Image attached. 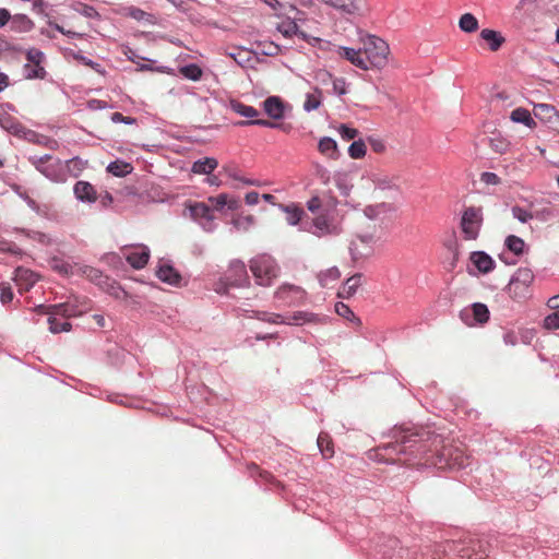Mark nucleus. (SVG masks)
Listing matches in <instances>:
<instances>
[{
    "mask_svg": "<svg viewBox=\"0 0 559 559\" xmlns=\"http://www.w3.org/2000/svg\"><path fill=\"white\" fill-rule=\"evenodd\" d=\"M359 44L358 49L340 46L336 53L362 71H382L389 66L392 52L385 39L374 34L360 33Z\"/></svg>",
    "mask_w": 559,
    "mask_h": 559,
    "instance_id": "1",
    "label": "nucleus"
},
{
    "mask_svg": "<svg viewBox=\"0 0 559 559\" xmlns=\"http://www.w3.org/2000/svg\"><path fill=\"white\" fill-rule=\"evenodd\" d=\"M354 235L349 242V252L353 260H360L371 255L373 251V245L376 243L377 237V225L354 224Z\"/></svg>",
    "mask_w": 559,
    "mask_h": 559,
    "instance_id": "2",
    "label": "nucleus"
},
{
    "mask_svg": "<svg viewBox=\"0 0 559 559\" xmlns=\"http://www.w3.org/2000/svg\"><path fill=\"white\" fill-rule=\"evenodd\" d=\"M342 231L334 209L325 207L312 218L311 233L317 237L338 235Z\"/></svg>",
    "mask_w": 559,
    "mask_h": 559,
    "instance_id": "3",
    "label": "nucleus"
},
{
    "mask_svg": "<svg viewBox=\"0 0 559 559\" xmlns=\"http://www.w3.org/2000/svg\"><path fill=\"white\" fill-rule=\"evenodd\" d=\"M250 270L261 286H270L277 276V265L272 257L262 254L250 261Z\"/></svg>",
    "mask_w": 559,
    "mask_h": 559,
    "instance_id": "4",
    "label": "nucleus"
},
{
    "mask_svg": "<svg viewBox=\"0 0 559 559\" xmlns=\"http://www.w3.org/2000/svg\"><path fill=\"white\" fill-rule=\"evenodd\" d=\"M394 211V206L391 202L381 201L367 204L360 213H357L354 219V224L359 225L362 224L367 226V224H376V221L381 219L386 214Z\"/></svg>",
    "mask_w": 559,
    "mask_h": 559,
    "instance_id": "5",
    "label": "nucleus"
},
{
    "mask_svg": "<svg viewBox=\"0 0 559 559\" xmlns=\"http://www.w3.org/2000/svg\"><path fill=\"white\" fill-rule=\"evenodd\" d=\"M328 8L347 16H365L369 9L366 0H319Z\"/></svg>",
    "mask_w": 559,
    "mask_h": 559,
    "instance_id": "6",
    "label": "nucleus"
},
{
    "mask_svg": "<svg viewBox=\"0 0 559 559\" xmlns=\"http://www.w3.org/2000/svg\"><path fill=\"white\" fill-rule=\"evenodd\" d=\"M483 224L481 209L467 207L461 218V230L466 240H475Z\"/></svg>",
    "mask_w": 559,
    "mask_h": 559,
    "instance_id": "7",
    "label": "nucleus"
},
{
    "mask_svg": "<svg viewBox=\"0 0 559 559\" xmlns=\"http://www.w3.org/2000/svg\"><path fill=\"white\" fill-rule=\"evenodd\" d=\"M533 273L528 269H520L509 284V294L514 299H523L528 294V287L533 282Z\"/></svg>",
    "mask_w": 559,
    "mask_h": 559,
    "instance_id": "8",
    "label": "nucleus"
},
{
    "mask_svg": "<svg viewBox=\"0 0 559 559\" xmlns=\"http://www.w3.org/2000/svg\"><path fill=\"white\" fill-rule=\"evenodd\" d=\"M367 180L372 183L373 194L399 190V177L396 175L385 173H371L368 175Z\"/></svg>",
    "mask_w": 559,
    "mask_h": 559,
    "instance_id": "9",
    "label": "nucleus"
},
{
    "mask_svg": "<svg viewBox=\"0 0 559 559\" xmlns=\"http://www.w3.org/2000/svg\"><path fill=\"white\" fill-rule=\"evenodd\" d=\"M257 319L266 321L270 323H286V324L301 325L304 323L314 321L316 317H314V314L305 312V311H298L293 317H289L287 319H284L281 314H276V313L258 312Z\"/></svg>",
    "mask_w": 559,
    "mask_h": 559,
    "instance_id": "10",
    "label": "nucleus"
},
{
    "mask_svg": "<svg viewBox=\"0 0 559 559\" xmlns=\"http://www.w3.org/2000/svg\"><path fill=\"white\" fill-rule=\"evenodd\" d=\"M226 281L228 286L235 287L245 286L249 283V276L242 261L234 260L230 262L226 274Z\"/></svg>",
    "mask_w": 559,
    "mask_h": 559,
    "instance_id": "11",
    "label": "nucleus"
},
{
    "mask_svg": "<svg viewBox=\"0 0 559 559\" xmlns=\"http://www.w3.org/2000/svg\"><path fill=\"white\" fill-rule=\"evenodd\" d=\"M38 310H44L45 313H51L64 319L81 316L84 312V310L80 309L75 304L71 301L62 302L59 305H52L48 307L40 305L38 306Z\"/></svg>",
    "mask_w": 559,
    "mask_h": 559,
    "instance_id": "12",
    "label": "nucleus"
},
{
    "mask_svg": "<svg viewBox=\"0 0 559 559\" xmlns=\"http://www.w3.org/2000/svg\"><path fill=\"white\" fill-rule=\"evenodd\" d=\"M534 116L551 126H559V112L549 104H537L534 106Z\"/></svg>",
    "mask_w": 559,
    "mask_h": 559,
    "instance_id": "13",
    "label": "nucleus"
},
{
    "mask_svg": "<svg viewBox=\"0 0 559 559\" xmlns=\"http://www.w3.org/2000/svg\"><path fill=\"white\" fill-rule=\"evenodd\" d=\"M415 443L416 435L404 432L397 438L395 443L386 444L382 448V450L401 454L406 453L407 450L413 448Z\"/></svg>",
    "mask_w": 559,
    "mask_h": 559,
    "instance_id": "14",
    "label": "nucleus"
},
{
    "mask_svg": "<svg viewBox=\"0 0 559 559\" xmlns=\"http://www.w3.org/2000/svg\"><path fill=\"white\" fill-rule=\"evenodd\" d=\"M479 38L488 45L491 51H498L506 43L502 34L491 28H483L479 33Z\"/></svg>",
    "mask_w": 559,
    "mask_h": 559,
    "instance_id": "15",
    "label": "nucleus"
},
{
    "mask_svg": "<svg viewBox=\"0 0 559 559\" xmlns=\"http://www.w3.org/2000/svg\"><path fill=\"white\" fill-rule=\"evenodd\" d=\"M472 264L480 272V273H489L495 267V261L490 255L485 253L484 251H475L471 254L469 258Z\"/></svg>",
    "mask_w": 559,
    "mask_h": 559,
    "instance_id": "16",
    "label": "nucleus"
},
{
    "mask_svg": "<svg viewBox=\"0 0 559 559\" xmlns=\"http://www.w3.org/2000/svg\"><path fill=\"white\" fill-rule=\"evenodd\" d=\"M263 109L272 119H281L284 116V102L277 96H270L263 102Z\"/></svg>",
    "mask_w": 559,
    "mask_h": 559,
    "instance_id": "17",
    "label": "nucleus"
},
{
    "mask_svg": "<svg viewBox=\"0 0 559 559\" xmlns=\"http://www.w3.org/2000/svg\"><path fill=\"white\" fill-rule=\"evenodd\" d=\"M319 152L329 159L336 160L340 157V150L336 141L324 136L318 143Z\"/></svg>",
    "mask_w": 559,
    "mask_h": 559,
    "instance_id": "18",
    "label": "nucleus"
},
{
    "mask_svg": "<svg viewBox=\"0 0 559 559\" xmlns=\"http://www.w3.org/2000/svg\"><path fill=\"white\" fill-rule=\"evenodd\" d=\"M74 194L81 201H96V191L94 187L86 181H78L74 186Z\"/></svg>",
    "mask_w": 559,
    "mask_h": 559,
    "instance_id": "19",
    "label": "nucleus"
},
{
    "mask_svg": "<svg viewBox=\"0 0 559 559\" xmlns=\"http://www.w3.org/2000/svg\"><path fill=\"white\" fill-rule=\"evenodd\" d=\"M209 201L215 206L216 210H222L224 206H227L229 210L236 211L240 207V202L226 193L211 197L209 198Z\"/></svg>",
    "mask_w": 559,
    "mask_h": 559,
    "instance_id": "20",
    "label": "nucleus"
},
{
    "mask_svg": "<svg viewBox=\"0 0 559 559\" xmlns=\"http://www.w3.org/2000/svg\"><path fill=\"white\" fill-rule=\"evenodd\" d=\"M150 251L146 247H142L127 255V261L135 269H142L147 264Z\"/></svg>",
    "mask_w": 559,
    "mask_h": 559,
    "instance_id": "21",
    "label": "nucleus"
},
{
    "mask_svg": "<svg viewBox=\"0 0 559 559\" xmlns=\"http://www.w3.org/2000/svg\"><path fill=\"white\" fill-rule=\"evenodd\" d=\"M157 277L167 284L178 285L180 283V274L170 265H160L156 272Z\"/></svg>",
    "mask_w": 559,
    "mask_h": 559,
    "instance_id": "22",
    "label": "nucleus"
},
{
    "mask_svg": "<svg viewBox=\"0 0 559 559\" xmlns=\"http://www.w3.org/2000/svg\"><path fill=\"white\" fill-rule=\"evenodd\" d=\"M79 263H70L60 259H52L50 261V267L66 276L78 275Z\"/></svg>",
    "mask_w": 559,
    "mask_h": 559,
    "instance_id": "23",
    "label": "nucleus"
},
{
    "mask_svg": "<svg viewBox=\"0 0 559 559\" xmlns=\"http://www.w3.org/2000/svg\"><path fill=\"white\" fill-rule=\"evenodd\" d=\"M218 165V162L214 157H205L195 160L192 165V173L198 175H210Z\"/></svg>",
    "mask_w": 559,
    "mask_h": 559,
    "instance_id": "24",
    "label": "nucleus"
},
{
    "mask_svg": "<svg viewBox=\"0 0 559 559\" xmlns=\"http://www.w3.org/2000/svg\"><path fill=\"white\" fill-rule=\"evenodd\" d=\"M459 28L466 34H472L478 31V19L472 13H464L459 19Z\"/></svg>",
    "mask_w": 559,
    "mask_h": 559,
    "instance_id": "25",
    "label": "nucleus"
},
{
    "mask_svg": "<svg viewBox=\"0 0 559 559\" xmlns=\"http://www.w3.org/2000/svg\"><path fill=\"white\" fill-rule=\"evenodd\" d=\"M510 119L515 123H523L531 129L536 127V122L531 112L522 107L514 109L510 115Z\"/></svg>",
    "mask_w": 559,
    "mask_h": 559,
    "instance_id": "26",
    "label": "nucleus"
},
{
    "mask_svg": "<svg viewBox=\"0 0 559 559\" xmlns=\"http://www.w3.org/2000/svg\"><path fill=\"white\" fill-rule=\"evenodd\" d=\"M360 285H361V275L356 274L346 281V283L343 285V287L338 292V296L342 298H349L356 293L357 288Z\"/></svg>",
    "mask_w": 559,
    "mask_h": 559,
    "instance_id": "27",
    "label": "nucleus"
},
{
    "mask_svg": "<svg viewBox=\"0 0 559 559\" xmlns=\"http://www.w3.org/2000/svg\"><path fill=\"white\" fill-rule=\"evenodd\" d=\"M443 455L450 459V466L452 468H463L467 465L468 459L460 449H455L454 451L448 450L447 452L443 453Z\"/></svg>",
    "mask_w": 559,
    "mask_h": 559,
    "instance_id": "28",
    "label": "nucleus"
},
{
    "mask_svg": "<svg viewBox=\"0 0 559 559\" xmlns=\"http://www.w3.org/2000/svg\"><path fill=\"white\" fill-rule=\"evenodd\" d=\"M322 104V92L319 88H314L312 93L306 95L304 103V109L307 112L318 109Z\"/></svg>",
    "mask_w": 559,
    "mask_h": 559,
    "instance_id": "29",
    "label": "nucleus"
},
{
    "mask_svg": "<svg viewBox=\"0 0 559 559\" xmlns=\"http://www.w3.org/2000/svg\"><path fill=\"white\" fill-rule=\"evenodd\" d=\"M188 209L191 217L194 219L206 218L207 221H212L214 218L210 207L204 203H194L189 205Z\"/></svg>",
    "mask_w": 559,
    "mask_h": 559,
    "instance_id": "30",
    "label": "nucleus"
},
{
    "mask_svg": "<svg viewBox=\"0 0 559 559\" xmlns=\"http://www.w3.org/2000/svg\"><path fill=\"white\" fill-rule=\"evenodd\" d=\"M233 111L236 114L246 117V118H255L259 116V111L252 106L245 105L238 100H231L229 104Z\"/></svg>",
    "mask_w": 559,
    "mask_h": 559,
    "instance_id": "31",
    "label": "nucleus"
},
{
    "mask_svg": "<svg viewBox=\"0 0 559 559\" xmlns=\"http://www.w3.org/2000/svg\"><path fill=\"white\" fill-rule=\"evenodd\" d=\"M289 295H292L294 299L299 300L304 298L305 293L300 287L293 285H284L276 292V296L280 299H286Z\"/></svg>",
    "mask_w": 559,
    "mask_h": 559,
    "instance_id": "32",
    "label": "nucleus"
},
{
    "mask_svg": "<svg viewBox=\"0 0 559 559\" xmlns=\"http://www.w3.org/2000/svg\"><path fill=\"white\" fill-rule=\"evenodd\" d=\"M254 223L255 219L252 215H237L231 221L234 227L239 231H249Z\"/></svg>",
    "mask_w": 559,
    "mask_h": 559,
    "instance_id": "33",
    "label": "nucleus"
},
{
    "mask_svg": "<svg viewBox=\"0 0 559 559\" xmlns=\"http://www.w3.org/2000/svg\"><path fill=\"white\" fill-rule=\"evenodd\" d=\"M282 209L286 213L287 223L290 225H297L304 216V210L294 204L283 205Z\"/></svg>",
    "mask_w": 559,
    "mask_h": 559,
    "instance_id": "34",
    "label": "nucleus"
},
{
    "mask_svg": "<svg viewBox=\"0 0 559 559\" xmlns=\"http://www.w3.org/2000/svg\"><path fill=\"white\" fill-rule=\"evenodd\" d=\"M107 170L116 177H123L132 171V166L129 163L116 160L108 165Z\"/></svg>",
    "mask_w": 559,
    "mask_h": 559,
    "instance_id": "35",
    "label": "nucleus"
},
{
    "mask_svg": "<svg viewBox=\"0 0 559 559\" xmlns=\"http://www.w3.org/2000/svg\"><path fill=\"white\" fill-rule=\"evenodd\" d=\"M15 280L20 285L22 282H25L24 288L27 289L29 286L34 285L37 282L38 277L34 272L29 270L17 269Z\"/></svg>",
    "mask_w": 559,
    "mask_h": 559,
    "instance_id": "36",
    "label": "nucleus"
},
{
    "mask_svg": "<svg viewBox=\"0 0 559 559\" xmlns=\"http://www.w3.org/2000/svg\"><path fill=\"white\" fill-rule=\"evenodd\" d=\"M49 317H48V324H49V330L50 332L52 333H59V332H68L71 330V324L64 320V321H59L58 317L59 316H55V314H51V313H47Z\"/></svg>",
    "mask_w": 559,
    "mask_h": 559,
    "instance_id": "37",
    "label": "nucleus"
},
{
    "mask_svg": "<svg viewBox=\"0 0 559 559\" xmlns=\"http://www.w3.org/2000/svg\"><path fill=\"white\" fill-rule=\"evenodd\" d=\"M318 447L325 459H330L334 454L333 443L328 435L320 433L318 437Z\"/></svg>",
    "mask_w": 559,
    "mask_h": 559,
    "instance_id": "38",
    "label": "nucleus"
},
{
    "mask_svg": "<svg viewBox=\"0 0 559 559\" xmlns=\"http://www.w3.org/2000/svg\"><path fill=\"white\" fill-rule=\"evenodd\" d=\"M366 153L367 147L366 143L362 140L354 141L348 147V154L354 159L365 157Z\"/></svg>",
    "mask_w": 559,
    "mask_h": 559,
    "instance_id": "39",
    "label": "nucleus"
},
{
    "mask_svg": "<svg viewBox=\"0 0 559 559\" xmlns=\"http://www.w3.org/2000/svg\"><path fill=\"white\" fill-rule=\"evenodd\" d=\"M473 316L477 323H486L489 320V310L486 305L477 302L473 305Z\"/></svg>",
    "mask_w": 559,
    "mask_h": 559,
    "instance_id": "40",
    "label": "nucleus"
},
{
    "mask_svg": "<svg viewBox=\"0 0 559 559\" xmlns=\"http://www.w3.org/2000/svg\"><path fill=\"white\" fill-rule=\"evenodd\" d=\"M12 24L15 27V29L21 32H28L33 28L34 24L33 22L23 14H17L13 17Z\"/></svg>",
    "mask_w": 559,
    "mask_h": 559,
    "instance_id": "41",
    "label": "nucleus"
},
{
    "mask_svg": "<svg viewBox=\"0 0 559 559\" xmlns=\"http://www.w3.org/2000/svg\"><path fill=\"white\" fill-rule=\"evenodd\" d=\"M489 145L496 153L503 154L509 150L510 143L507 139L496 135L490 139Z\"/></svg>",
    "mask_w": 559,
    "mask_h": 559,
    "instance_id": "42",
    "label": "nucleus"
},
{
    "mask_svg": "<svg viewBox=\"0 0 559 559\" xmlns=\"http://www.w3.org/2000/svg\"><path fill=\"white\" fill-rule=\"evenodd\" d=\"M277 31L285 37H292L297 34L298 25L292 20H285L277 25Z\"/></svg>",
    "mask_w": 559,
    "mask_h": 559,
    "instance_id": "43",
    "label": "nucleus"
},
{
    "mask_svg": "<svg viewBox=\"0 0 559 559\" xmlns=\"http://www.w3.org/2000/svg\"><path fill=\"white\" fill-rule=\"evenodd\" d=\"M506 246L511 252L519 255L523 252L525 243L520 237L511 235L506 239Z\"/></svg>",
    "mask_w": 559,
    "mask_h": 559,
    "instance_id": "44",
    "label": "nucleus"
},
{
    "mask_svg": "<svg viewBox=\"0 0 559 559\" xmlns=\"http://www.w3.org/2000/svg\"><path fill=\"white\" fill-rule=\"evenodd\" d=\"M180 73L187 79L198 81L202 76V70L197 64H189L180 68Z\"/></svg>",
    "mask_w": 559,
    "mask_h": 559,
    "instance_id": "45",
    "label": "nucleus"
},
{
    "mask_svg": "<svg viewBox=\"0 0 559 559\" xmlns=\"http://www.w3.org/2000/svg\"><path fill=\"white\" fill-rule=\"evenodd\" d=\"M78 275L86 276L87 278H90L93 282H98L99 278L102 277V273L98 270H96L92 266L82 265V264H79V266H78Z\"/></svg>",
    "mask_w": 559,
    "mask_h": 559,
    "instance_id": "46",
    "label": "nucleus"
},
{
    "mask_svg": "<svg viewBox=\"0 0 559 559\" xmlns=\"http://www.w3.org/2000/svg\"><path fill=\"white\" fill-rule=\"evenodd\" d=\"M512 215L514 218H516L521 223H527L532 218H534V214L521 206H513L512 207Z\"/></svg>",
    "mask_w": 559,
    "mask_h": 559,
    "instance_id": "47",
    "label": "nucleus"
},
{
    "mask_svg": "<svg viewBox=\"0 0 559 559\" xmlns=\"http://www.w3.org/2000/svg\"><path fill=\"white\" fill-rule=\"evenodd\" d=\"M337 131L341 134L342 139L347 140V141L354 140L359 134L357 129L350 128L346 124H341L337 128Z\"/></svg>",
    "mask_w": 559,
    "mask_h": 559,
    "instance_id": "48",
    "label": "nucleus"
},
{
    "mask_svg": "<svg viewBox=\"0 0 559 559\" xmlns=\"http://www.w3.org/2000/svg\"><path fill=\"white\" fill-rule=\"evenodd\" d=\"M544 328L547 330H558L559 329V311H556L545 318Z\"/></svg>",
    "mask_w": 559,
    "mask_h": 559,
    "instance_id": "49",
    "label": "nucleus"
},
{
    "mask_svg": "<svg viewBox=\"0 0 559 559\" xmlns=\"http://www.w3.org/2000/svg\"><path fill=\"white\" fill-rule=\"evenodd\" d=\"M26 58L34 66H40L44 60V53L38 49L32 48L27 51Z\"/></svg>",
    "mask_w": 559,
    "mask_h": 559,
    "instance_id": "50",
    "label": "nucleus"
},
{
    "mask_svg": "<svg viewBox=\"0 0 559 559\" xmlns=\"http://www.w3.org/2000/svg\"><path fill=\"white\" fill-rule=\"evenodd\" d=\"M25 69L27 71L26 78H28V79H33V78L43 79L46 74L45 69L41 66L31 67V66L26 64Z\"/></svg>",
    "mask_w": 559,
    "mask_h": 559,
    "instance_id": "51",
    "label": "nucleus"
},
{
    "mask_svg": "<svg viewBox=\"0 0 559 559\" xmlns=\"http://www.w3.org/2000/svg\"><path fill=\"white\" fill-rule=\"evenodd\" d=\"M480 181L487 186H497L501 179L495 173L486 171L480 175Z\"/></svg>",
    "mask_w": 559,
    "mask_h": 559,
    "instance_id": "52",
    "label": "nucleus"
},
{
    "mask_svg": "<svg viewBox=\"0 0 559 559\" xmlns=\"http://www.w3.org/2000/svg\"><path fill=\"white\" fill-rule=\"evenodd\" d=\"M534 217L538 218L539 221L547 222L549 219H552L555 217V210L551 207H544L534 214Z\"/></svg>",
    "mask_w": 559,
    "mask_h": 559,
    "instance_id": "53",
    "label": "nucleus"
},
{
    "mask_svg": "<svg viewBox=\"0 0 559 559\" xmlns=\"http://www.w3.org/2000/svg\"><path fill=\"white\" fill-rule=\"evenodd\" d=\"M307 209L313 213V214H318L320 213L323 209H322V202L320 200L319 197H312L308 202H307Z\"/></svg>",
    "mask_w": 559,
    "mask_h": 559,
    "instance_id": "54",
    "label": "nucleus"
},
{
    "mask_svg": "<svg viewBox=\"0 0 559 559\" xmlns=\"http://www.w3.org/2000/svg\"><path fill=\"white\" fill-rule=\"evenodd\" d=\"M333 92L337 95H344L347 92L346 81L343 78H337L333 80Z\"/></svg>",
    "mask_w": 559,
    "mask_h": 559,
    "instance_id": "55",
    "label": "nucleus"
},
{
    "mask_svg": "<svg viewBox=\"0 0 559 559\" xmlns=\"http://www.w3.org/2000/svg\"><path fill=\"white\" fill-rule=\"evenodd\" d=\"M0 290H1L0 300L2 304H8V302L12 301L13 293H12V289L10 286H8L5 284H1Z\"/></svg>",
    "mask_w": 559,
    "mask_h": 559,
    "instance_id": "56",
    "label": "nucleus"
},
{
    "mask_svg": "<svg viewBox=\"0 0 559 559\" xmlns=\"http://www.w3.org/2000/svg\"><path fill=\"white\" fill-rule=\"evenodd\" d=\"M280 46H277L276 44L274 43H264L262 45V49L261 51L265 55V56H276L278 52H280Z\"/></svg>",
    "mask_w": 559,
    "mask_h": 559,
    "instance_id": "57",
    "label": "nucleus"
},
{
    "mask_svg": "<svg viewBox=\"0 0 559 559\" xmlns=\"http://www.w3.org/2000/svg\"><path fill=\"white\" fill-rule=\"evenodd\" d=\"M248 124H258V126H262V127H267V128H274L276 127V124L274 122H271L269 120H264V119H257V120H252V121H239L237 122V126H248Z\"/></svg>",
    "mask_w": 559,
    "mask_h": 559,
    "instance_id": "58",
    "label": "nucleus"
},
{
    "mask_svg": "<svg viewBox=\"0 0 559 559\" xmlns=\"http://www.w3.org/2000/svg\"><path fill=\"white\" fill-rule=\"evenodd\" d=\"M111 121L112 122H123V123H127V124H133L135 123V119L132 118V117H127V116H123L122 114L120 112H114L111 115Z\"/></svg>",
    "mask_w": 559,
    "mask_h": 559,
    "instance_id": "59",
    "label": "nucleus"
},
{
    "mask_svg": "<svg viewBox=\"0 0 559 559\" xmlns=\"http://www.w3.org/2000/svg\"><path fill=\"white\" fill-rule=\"evenodd\" d=\"M335 310L336 312L341 316V317H344V318H348L349 316L353 314L352 310L348 308V306H346L345 304L343 302H337L335 305Z\"/></svg>",
    "mask_w": 559,
    "mask_h": 559,
    "instance_id": "60",
    "label": "nucleus"
},
{
    "mask_svg": "<svg viewBox=\"0 0 559 559\" xmlns=\"http://www.w3.org/2000/svg\"><path fill=\"white\" fill-rule=\"evenodd\" d=\"M369 143L376 153H383L385 151V145L381 140L370 139Z\"/></svg>",
    "mask_w": 559,
    "mask_h": 559,
    "instance_id": "61",
    "label": "nucleus"
},
{
    "mask_svg": "<svg viewBox=\"0 0 559 559\" xmlns=\"http://www.w3.org/2000/svg\"><path fill=\"white\" fill-rule=\"evenodd\" d=\"M132 19L141 21L145 17L146 13L140 9L131 8L128 13Z\"/></svg>",
    "mask_w": 559,
    "mask_h": 559,
    "instance_id": "62",
    "label": "nucleus"
},
{
    "mask_svg": "<svg viewBox=\"0 0 559 559\" xmlns=\"http://www.w3.org/2000/svg\"><path fill=\"white\" fill-rule=\"evenodd\" d=\"M259 193L255 191L248 192L245 197L246 203L249 205H254L259 202Z\"/></svg>",
    "mask_w": 559,
    "mask_h": 559,
    "instance_id": "63",
    "label": "nucleus"
},
{
    "mask_svg": "<svg viewBox=\"0 0 559 559\" xmlns=\"http://www.w3.org/2000/svg\"><path fill=\"white\" fill-rule=\"evenodd\" d=\"M11 19V14L7 9H0V27H3Z\"/></svg>",
    "mask_w": 559,
    "mask_h": 559,
    "instance_id": "64",
    "label": "nucleus"
}]
</instances>
